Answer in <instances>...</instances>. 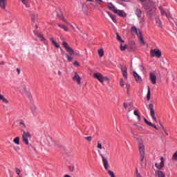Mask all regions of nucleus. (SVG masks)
Segmentation results:
<instances>
[{
	"label": "nucleus",
	"instance_id": "1",
	"mask_svg": "<svg viewBox=\"0 0 177 177\" xmlns=\"http://www.w3.org/2000/svg\"><path fill=\"white\" fill-rule=\"evenodd\" d=\"M62 46L67 52V53H68L66 55V57L67 58L68 62H73V57H71V56L75 55L74 50L73 49V48L70 47L66 41H64L62 43Z\"/></svg>",
	"mask_w": 177,
	"mask_h": 177
},
{
	"label": "nucleus",
	"instance_id": "2",
	"mask_svg": "<svg viewBox=\"0 0 177 177\" xmlns=\"http://www.w3.org/2000/svg\"><path fill=\"white\" fill-rule=\"evenodd\" d=\"M138 150L141 158V161H143L145 160V141L142 138L138 139Z\"/></svg>",
	"mask_w": 177,
	"mask_h": 177
},
{
	"label": "nucleus",
	"instance_id": "3",
	"mask_svg": "<svg viewBox=\"0 0 177 177\" xmlns=\"http://www.w3.org/2000/svg\"><path fill=\"white\" fill-rule=\"evenodd\" d=\"M131 32H135L138 35V39L140 41L141 44L143 45H146L145 42V39H143V35H142V32H140V29H137L135 26H132L131 29Z\"/></svg>",
	"mask_w": 177,
	"mask_h": 177
},
{
	"label": "nucleus",
	"instance_id": "4",
	"mask_svg": "<svg viewBox=\"0 0 177 177\" xmlns=\"http://www.w3.org/2000/svg\"><path fill=\"white\" fill-rule=\"evenodd\" d=\"M94 78L99 80V82L101 84H103L104 81H107V82L110 81V79L109 78V77H104L103 75H102L100 73H94Z\"/></svg>",
	"mask_w": 177,
	"mask_h": 177
},
{
	"label": "nucleus",
	"instance_id": "5",
	"mask_svg": "<svg viewBox=\"0 0 177 177\" xmlns=\"http://www.w3.org/2000/svg\"><path fill=\"white\" fill-rule=\"evenodd\" d=\"M31 138V134L28 131H24V133L22 134V141L25 145L28 146L30 145V142H28V139Z\"/></svg>",
	"mask_w": 177,
	"mask_h": 177
},
{
	"label": "nucleus",
	"instance_id": "6",
	"mask_svg": "<svg viewBox=\"0 0 177 177\" xmlns=\"http://www.w3.org/2000/svg\"><path fill=\"white\" fill-rule=\"evenodd\" d=\"M149 110H150V115L155 122H158L157 118L156 117V111H154V105L153 104H149Z\"/></svg>",
	"mask_w": 177,
	"mask_h": 177
},
{
	"label": "nucleus",
	"instance_id": "7",
	"mask_svg": "<svg viewBox=\"0 0 177 177\" xmlns=\"http://www.w3.org/2000/svg\"><path fill=\"white\" fill-rule=\"evenodd\" d=\"M150 55L151 57H158L160 58L162 56L161 50L155 48L150 50Z\"/></svg>",
	"mask_w": 177,
	"mask_h": 177
},
{
	"label": "nucleus",
	"instance_id": "8",
	"mask_svg": "<svg viewBox=\"0 0 177 177\" xmlns=\"http://www.w3.org/2000/svg\"><path fill=\"white\" fill-rule=\"evenodd\" d=\"M100 156L102 159V164L104 165V168H105L106 171H109V169H110V165H109V160H107V158L104 157L103 153H100Z\"/></svg>",
	"mask_w": 177,
	"mask_h": 177
},
{
	"label": "nucleus",
	"instance_id": "9",
	"mask_svg": "<svg viewBox=\"0 0 177 177\" xmlns=\"http://www.w3.org/2000/svg\"><path fill=\"white\" fill-rule=\"evenodd\" d=\"M73 81L74 82H77V85H81V77L77 72H74V75L72 77Z\"/></svg>",
	"mask_w": 177,
	"mask_h": 177
},
{
	"label": "nucleus",
	"instance_id": "10",
	"mask_svg": "<svg viewBox=\"0 0 177 177\" xmlns=\"http://www.w3.org/2000/svg\"><path fill=\"white\" fill-rule=\"evenodd\" d=\"M160 160L161 161L159 164L158 163H155V167L158 169H161L162 168H164V166H165V160L164 159V157H161Z\"/></svg>",
	"mask_w": 177,
	"mask_h": 177
},
{
	"label": "nucleus",
	"instance_id": "11",
	"mask_svg": "<svg viewBox=\"0 0 177 177\" xmlns=\"http://www.w3.org/2000/svg\"><path fill=\"white\" fill-rule=\"evenodd\" d=\"M149 80L153 85H156L157 84V76L153 73H149Z\"/></svg>",
	"mask_w": 177,
	"mask_h": 177
},
{
	"label": "nucleus",
	"instance_id": "12",
	"mask_svg": "<svg viewBox=\"0 0 177 177\" xmlns=\"http://www.w3.org/2000/svg\"><path fill=\"white\" fill-rule=\"evenodd\" d=\"M122 73L125 80H128V68L126 66H122L121 67Z\"/></svg>",
	"mask_w": 177,
	"mask_h": 177
},
{
	"label": "nucleus",
	"instance_id": "13",
	"mask_svg": "<svg viewBox=\"0 0 177 177\" xmlns=\"http://www.w3.org/2000/svg\"><path fill=\"white\" fill-rule=\"evenodd\" d=\"M133 75L136 81V82H138V84H140L142 81V77H140V75H139V74H138V73L133 71Z\"/></svg>",
	"mask_w": 177,
	"mask_h": 177
},
{
	"label": "nucleus",
	"instance_id": "14",
	"mask_svg": "<svg viewBox=\"0 0 177 177\" xmlns=\"http://www.w3.org/2000/svg\"><path fill=\"white\" fill-rule=\"evenodd\" d=\"M115 13L119 15L120 17H127V13H125V11L122 10H116Z\"/></svg>",
	"mask_w": 177,
	"mask_h": 177
},
{
	"label": "nucleus",
	"instance_id": "15",
	"mask_svg": "<svg viewBox=\"0 0 177 177\" xmlns=\"http://www.w3.org/2000/svg\"><path fill=\"white\" fill-rule=\"evenodd\" d=\"M159 9L160 10V13L162 15V16H165L166 17H167V19H171V15L168 13H167V12H165V10H164V9H162V6H159Z\"/></svg>",
	"mask_w": 177,
	"mask_h": 177
},
{
	"label": "nucleus",
	"instance_id": "16",
	"mask_svg": "<svg viewBox=\"0 0 177 177\" xmlns=\"http://www.w3.org/2000/svg\"><path fill=\"white\" fill-rule=\"evenodd\" d=\"M144 120L147 125H148L149 127H151L152 128H154V129L158 130V128L157 127V126H156V124L151 123V122H149V120H147V119L146 118H144Z\"/></svg>",
	"mask_w": 177,
	"mask_h": 177
},
{
	"label": "nucleus",
	"instance_id": "17",
	"mask_svg": "<svg viewBox=\"0 0 177 177\" xmlns=\"http://www.w3.org/2000/svg\"><path fill=\"white\" fill-rule=\"evenodd\" d=\"M144 8L146 10H148V12H151L153 10H156V7L154 6H149L147 4H145L144 5Z\"/></svg>",
	"mask_w": 177,
	"mask_h": 177
},
{
	"label": "nucleus",
	"instance_id": "18",
	"mask_svg": "<svg viewBox=\"0 0 177 177\" xmlns=\"http://www.w3.org/2000/svg\"><path fill=\"white\" fill-rule=\"evenodd\" d=\"M0 8L2 10H6V0H0Z\"/></svg>",
	"mask_w": 177,
	"mask_h": 177
},
{
	"label": "nucleus",
	"instance_id": "19",
	"mask_svg": "<svg viewBox=\"0 0 177 177\" xmlns=\"http://www.w3.org/2000/svg\"><path fill=\"white\" fill-rule=\"evenodd\" d=\"M155 20L156 26L160 28H162V22L161 21V19H160V17H156Z\"/></svg>",
	"mask_w": 177,
	"mask_h": 177
},
{
	"label": "nucleus",
	"instance_id": "20",
	"mask_svg": "<svg viewBox=\"0 0 177 177\" xmlns=\"http://www.w3.org/2000/svg\"><path fill=\"white\" fill-rule=\"evenodd\" d=\"M0 100H1L3 103H5V104H8L9 103V101L8 100V99H6V97H5V96H3V95H2L1 93H0Z\"/></svg>",
	"mask_w": 177,
	"mask_h": 177
},
{
	"label": "nucleus",
	"instance_id": "21",
	"mask_svg": "<svg viewBox=\"0 0 177 177\" xmlns=\"http://www.w3.org/2000/svg\"><path fill=\"white\" fill-rule=\"evenodd\" d=\"M22 3L26 6V8H30V0H21Z\"/></svg>",
	"mask_w": 177,
	"mask_h": 177
},
{
	"label": "nucleus",
	"instance_id": "22",
	"mask_svg": "<svg viewBox=\"0 0 177 177\" xmlns=\"http://www.w3.org/2000/svg\"><path fill=\"white\" fill-rule=\"evenodd\" d=\"M21 128H27V126L26 125V122L23 120H19L18 121Z\"/></svg>",
	"mask_w": 177,
	"mask_h": 177
},
{
	"label": "nucleus",
	"instance_id": "23",
	"mask_svg": "<svg viewBox=\"0 0 177 177\" xmlns=\"http://www.w3.org/2000/svg\"><path fill=\"white\" fill-rule=\"evenodd\" d=\"M50 41L52 42L53 45H54V46H55V48H57V49H59V48H60V46H59V44H57V42H56L53 38H50Z\"/></svg>",
	"mask_w": 177,
	"mask_h": 177
},
{
	"label": "nucleus",
	"instance_id": "24",
	"mask_svg": "<svg viewBox=\"0 0 177 177\" xmlns=\"http://www.w3.org/2000/svg\"><path fill=\"white\" fill-rule=\"evenodd\" d=\"M109 9H110V10H112V12H117V8H115V6H114L113 4H109Z\"/></svg>",
	"mask_w": 177,
	"mask_h": 177
},
{
	"label": "nucleus",
	"instance_id": "25",
	"mask_svg": "<svg viewBox=\"0 0 177 177\" xmlns=\"http://www.w3.org/2000/svg\"><path fill=\"white\" fill-rule=\"evenodd\" d=\"M32 21L35 23L36 20H38V14H32L31 16Z\"/></svg>",
	"mask_w": 177,
	"mask_h": 177
},
{
	"label": "nucleus",
	"instance_id": "26",
	"mask_svg": "<svg viewBox=\"0 0 177 177\" xmlns=\"http://www.w3.org/2000/svg\"><path fill=\"white\" fill-rule=\"evenodd\" d=\"M151 96V92L150 91V86H148V91H147V100H150Z\"/></svg>",
	"mask_w": 177,
	"mask_h": 177
},
{
	"label": "nucleus",
	"instance_id": "27",
	"mask_svg": "<svg viewBox=\"0 0 177 177\" xmlns=\"http://www.w3.org/2000/svg\"><path fill=\"white\" fill-rule=\"evenodd\" d=\"M98 55L100 57H103V56H104V50L103 48L98 50Z\"/></svg>",
	"mask_w": 177,
	"mask_h": 177
},
{
	"label": "nucleus",
	"instance_id": "28",
	"mask_svg": "<svg viewBox=\"0 0 177 177\" xmlns=\"http://www.w3.org/2000/svg\"><path fill=\"white\" fill-rule=\"evenodd\" d=\"M13 142L14 143H15V145L19 146V145H20V137H17L14 138Z\"/></svg>",
	"mask_w": 177,
	"mask_h": 177
},
{
	"label": "nucleus",
	"instance_id": "29",
	"mask_svg": "<svg viewBox=\"0 0 177 177\" xmlns=\"http://www.w3.org/2000/svg\"><path fill=\"white\" fill-rule=\"evenodd\" d=\"M136 15L138 17H142V10L140 9H136Z\"/></svg>",
	"mask_w": 177,
	"mask_h": 177
},
{
	"label": "nucleus",
	"instance_id": "30",
	"mask_svg": "<svg viewBox=\"0 0 177 177\" xmlns=\"http://www.w3.org/2000/svg\"><path fill=\"white\" fill-rule=\"evenodd\" d=\"M156 174L158 175V177H165V174L162 171H156Z\"/></svg>",
	"mask_w": 177,
	"mask_h": 177
},
{
	"label": "nucleus",
	"instance_id": "31",
	"mask_svg": "<svg viewBox=\"0 0 177 177\" xmlns=\"http://www.w3.org/2000/svg\"><path fill=\"white\" fill-rule=\"evenodd\" d=\"M58 26H59L60 28H62V30H64V31H68V28H67L66 25L59 24Z\"/></svg>",
	"mask_w": 177,
	"mask_h": 177
},
{
	"label": "nucleus",
	"instance_id": "32",
	"mask_svg": "<svg viewBox=\"0 0 177 177\" xmlns=\"http://www.w3.org/2000/svg\"><path fill=\"white\" fill-rule=\"evenodd\" d=\"M116 39H118V41H120V42H122V44H124V40H122L121 36H120L118 33H116Z\"/></svg>",
	"mask_w": 177,
	"mask_h": 177
},
{
	"label": "nucleus",
	"instance_id": "33",
	"mask_svg": "<svg viewBox=\"0 0 177 177\" xmlns=\"http://www.w3.org/2000/svg\"><path fill=\"white\" fill-rule=\"evenodd\" d=\"M108 174L111 177H115V174H114V171L111 170H108Z\"/></svg>",
	"mask_w": 177,
	"mask_h": 177
},
{
	"label": "nucleus",
	"instance_id": "34",
	"mask_svg": "<svg viewBox=\"0 0 177 177\" xmlns=\"http://www.w3.org/2000/svg\"><path fill=\"white\" fill-rule=\"evenodd\" d=\"M128 46H127V44H125L124 46H122V44L120 45V50L124 52V50H125V49H127Z\"/></svg>",
	"mask_w": 177,
	"mask_h": 177
},
{
	"label": "nucleus",
	"instance_id": "35",
	"mask_svg": "<svg viewBox=\"0 0 177 177\" xmlns=\"http://www.w3.org/2000/svg\"><path fill=\"white\" fill-rule=\"evenodd\" d=\"M97 149H100V150H102V149H104L103 148V146L102 145V143H100V142H97Z\"/></svg>",
	"mask_w": 177,
	"mask_h": 177
},
{
	"label": "nucleus",
	"instance_id": "36",
	"mask_svg": "<svg viewBox=\"0 0 177 177\" xmlns=\"http://www.w3.org/2000/svg\"><path fill=\"white\" fill-rule=\"evenodd\" d=\"M172 160L174 161H177V151L174 153L172 156Z\"/></svg>",
	"mask_w": 177,
	"mask_h": 177
},
{
	"label": "nucleus",
	"instance_id": "37",
	"mask_svg": "<svg viewBox=\"0 0 177 177\" xmlns=\"http://www.w3.org/2000/svg\"><path fill=\"white\" fill-rule=\"evenodd\" d=\"M111 19L113 20V21H114L115 23V16H114L113 14H110L109 13Z\"/></svg>",
	"mask_w": 177,
	"mask_h": 177
},
{
	"label": "nucleus",
	"instance_id": "38",
	"mask_svg": "<svg viewBox=\"0 0 177 177\" xmlns=\"http://www.w3.org/2000/svg\"><path fill=\"white\" fill-rule=\"evenodd\" d=\"M37 37H39V38H41V41H46V39H45V37H44V35H41V34H38L37 35Z\"/></svg>",
	"mask_w": 177,
	"mask_h": 177
},
{
	"label": "nucleus",
	"instance_id": "39",
	"mask_svg": "<svg viewBox=\"0 0 177 177\" xmlns=\"http://www.w3.org/2000/svg\"><path fill=\"white\" fill-rule=\"evenodd\" d=\"M15 171L17 175H20V173L21 172L17 167L15 168Z\"/></svg>",
	"mask_w": 177,
	"mask_h": 177
},
{
	"label": "nucleus",
	"instance_id": "40",
	"mask_svg": "<svg viewBox=\"0 0 177 177\" xmlns=\"http://www.w3.org/2000/svg\"><path fill=\"white\" fill-rule=\"evenodd\" d=\"M162 129L164 131V132H165V135L167 136H168V132L167 131V129H165V128L163 127V126H162Z\"/></svg>",
	"mask_w": 177,
	"mask_h": 177
},
{
	"label": "nucleus",
	"instance_id": "41",
	"mask_svg": "<svg viewBox=\"0 0 177 177\" xmlns=\"http://www.w3.org/2000/svg\"><path fill=\"white\" fill-rule=\"evenodd\" d=\"M134 115H139V110L136 109L134 111V113H133Z\"/></svg>",
	"mask_w": 177,
	"mask_h": 177
},
{
	"label": "nucleus",
	"instance_id": "42",
	"mask_svg": "<svg viewBox=\"0 0 177 177\" xmlns=\"http://www.w3.org/2000/svg\"><path fill=\"white\" fill-rule=\"evenodd\" d=\"M129 104H127V103H124V107L126 110H128V107H129Z\"/></svg>",
	"mask_w": 177,
	"mask_h": 177
},
{
	"label": "nucleus",
	"instance_id": "43",
	"mask_svg": "<svg viewBox=\"0 0 177 177\" xmlns=\"http://www.w3.org/2000/svg\"><path fill=\"white\" fill-rule=\"evenodd\" d=\"M125 84L124 83V80L120 79V86H124Z\"/></svg>",
	"mask_w": 177,
	"mask_h": 177
},
{
	"label": "nucleus",
	"instance_id": "44",
	"mask_svg": "<svg viewBox=\"0 0 177 177\" xmlns=\"http://www.w3.org/2000/svg\"><path fill=\"white\" fill-rule=\"evenodd\" d=\"M85 139L86 140L91 142L92 140V137L91 136L86 137Z\"/></svg>",
	"mask_w": 177,
	"mask_h": 177
},
{
	"label": "nucleus",
	"instance_id": "45",
	"mask_svg": "<svg viewBox=\"0 0 177 177\" xmlns=\"http://www.w3.org/2000/svg\"><path fill=\"white\" fill-rule=\"evenodd\" d=\"M74 66H80V63L77 61H75L74 63H73Z\"/></svg>",
	"mask_w": 177,
	"mask_h": 177
},
{
	"label": "nucleus",
	"instance_id": "46",
	"mask_svg": "<svg viewBox=\"0 0 177 177\" xmlns=\"http://www.w3.org/2000/svg\"><path fill=\"white\" fill-rule=\"evenodd\" d=\"M126 88L127 91H129V88H131V86H129V84H126Z\"/></svg>",
	"mask_w": 177,
	"mask_h": 177
},
{
	"label": "nucleus",
	"instance_id": "47",
	"mask_svg": "<svg viewBox=\"0 0 177 177\" xmlns=\"http://www.w3.org/2000/svg\"><path fill=\"white\" fill-rule=\"evenodd\" d=\"M17 71L18 75L20 74V71H21L20 68H17Z\"/></svg>",
	"mask_w": 177,
	"mask_h": 177
},
{
	"label": "nucleus",
	"instance_id": "48",
	"mask_svg": "<svg viewBox=\"0 0 177 177\" xmlns=\"http://www.w3.org/2000/svg\"><path fill=\"white\" fill-rule=\"evenodd\" d=\"M70 170L73 172L74 171V166L71 167Z\"/></svg>",
	"mask_w": 177,
	"mask_h": 177
},
{
	"label": "nucleus",
	"instance_id": "49",
	"mask_svg": "<svg viewBox=\"0 0 177 177\" xmlns=\"http://www.w3.org/2000/svg\"><path fill=\"white\" fill-rule=\"evenodd\" d=\"M58 75H59V76H62V71H58Z\"/></svg>",
	"mask_w": 177,
	"mask_h": 177
},
{
	"label": "nucleus",
	"instance_id": "50",
	"mask_svg": "<svg viewBox=\"0 0 177 177\" xmlns=\"http://www.w3.org/2000/svg\"><path fill=\"white\" fill-rule=\"evenodd\" d=\"M137 117H138V121H140V115H137Z\"/></svg>",
	"mask_w": 177,
	"mask_h": 177
},
{
	"label": "nucleus",
	"instance_id": "51",
	"mask_svg": "<svg viewBox=\"0 0 177 177\" xmlns=\"http://www.w3.org/2000/svg\"><path fill=\"white\" fill-rule=\"evenodd\" d=\"M97 3L103 2L102 0H95Z\"/></svg>",
	"mask_w": 177,
	"mask_h": 177
},
{
	"label": "nucleus",
	"instance_id": "52",
	"mask_svg": "<svg viewBox=\"0 0 177 177\" xmlns=\"http://www.w3.org/2000/svg\"><path fill=\"white\" fill-rule=\"evenodd\" d=\"M124 2H129L131 0H122Z\"/></svg>",
	"mask_w": 177,
	"mask_h": 177
},
{
	"label": "nucleus",
	"instance_id": "53",
	"mask_svg": "<svg viewBox=\"0 0 177 177\" xmlns=\"http://www.w3.org/2000/svg\"><path fill=\"white\" fill-rule=\"evenodd\" d=\"M63 21H65L68 24V21H67V20L63 19Z\"/></svg>",
	"mask_w": 177,
	"mask_h": 177
},
{
	"label": "nucleus",
	"instance_id": "54",
	"mask_svg": "<svg viewBox=\"0 0 177 177\" xmlns=\"http://www.w3.org/2000/svg\"><path fill=\"white\" fill-rule=\"evenodd\" d=\"M88 2H93V0H87Z\"/></svg>",
	"mask_w": 177,
	"mask_h": 177
},
{
	"label": "nucleus",
	"instance_id": "55",
	"mask_svg": "<svg viewBox=\"0 0 177 177\" xmlns=\"http://www.w3.org/2000/svg\"><path fill=\"white\" fill-rule=\"evenodd\" d=\"M0 64H5V62H0Z\"/></svg>",
	"mask_w": 177,
	"mask_h": 177
},
{
	"label": "nucleus",
	"instance_id": "56",
	"mask_svg": "<svg viewBox=\"0 0 177 177\" xmlns=\"http://www.w3.org/2000/svg\"><path fill=\"white\" fill-rule=\"evenodd\" d=\"M140 1H141V2H145V1H146V0H140Z\"/></svg>",
	"mask_w": 177,
	"mask_h": 177
},
{
	"label": "nucleus",
	"instance_id": "57",
	"mask_svg": "<svg viewBox=\"0 0 177 177\" xmlns=\"http://www.w3.org/2000/svg\"><path fill=\"white\" fill-rule=\"evenodd\" d=\"M36 28H38V26L37 25H36Z\"/></svg>",
	"mask_w": 177,
	"mask_h": 177
}]
</instances>
